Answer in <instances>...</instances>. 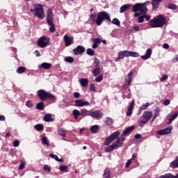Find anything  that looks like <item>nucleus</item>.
Listing matches in <instances>:
<instances>
[{
    "mask_svg": "<svg viewBox=\"0 0 178 178\" xmlns=\"http://www.w3.org/2000/svg\"><path fill=\"white\" fill-rule=\"evenodd\" d=\"M163 48H164V49H169V44L168 43L163 44Z\"/></svg>",
    "mask_w": 178,
    "mask_h": 178,
    "instance_id": "nucleus-60",
    "label": "nucleus"
},
{
    "mask_svg": "<svg viewBox=\"0 0 178 178\" xmlns=\"http://www.w3.org/2000/svg\"><path fill=\"white\" fill-rule=\"evenodd\" d=\"M89 20L92 22V23H96L97 26H101L104 22V20L111 22V15L105 11L100 12L98 15L95 13H92L90 15Z\"/></svg>",
    "mask_w": 178,
    "mask_h": 178,
    "instance_id": "nucleus-3",
    "label": "nucleus"
},
{
    "mask_svg": "<svg viewBox=\"0 0 178 178\" xmlns=\"http://www.w3.org/2000/svg\"><path fill=\"white\" fill-rule=\"evenodd\" d=\"M172 62H178V54L172 59Z\"/></svg>",
    "mask_w": 178,
    "mask_h": 178,
    "instance_id": "nucleus-62",
    "label": "nucleus"
},
{
    "mask_svg": "<svg viewBox=\"0 0 178 178\" xmlns=\"http://www.w3.org/2000/svg\"><path fill=\"white\" fill-rule=\"evenodd\" d=\"M170 178H178V173L176 175V176H173L172 174H170Z\"/></svg>",
    "mask_w": 178,
    "mask_h": 178,
    "instance_id": "nucleus-64",
    "label": "nucleus"
},
{
    "mask_svg": "<svg viewBox=\"0 0 178 178\" xmlns=\"http://www.w3.org/2000/svg\"><path fill=\"white\" fill-rule=\"evenodd\" d=\"M178 116V111H175L173 114H169L168 115V118H170L168 119L169 122H168V124H170V123H172V122H173L175 120V119H176Z\"/></svg>",
    "mask_w": 178,
    "mask_h": 178,
    "instance_id": "nucleus-18",
    "label": "nucleus"
},
{
    "mask_svg": "<svg viewBox=\"0 0 178 178\" xmlns=\"http://www.w3.org/2000/svg\"><path fill=\"white\" fill-rule=\"evenodd\" d=\"M125 56L123 51L118 52V60L123 59V58Z\"/></svg>",
    "mask_w": 178,
    "mask_h": 178,
    "instance_id": "nucleus-46",
    "label": "nucleus"
},
{
    "mask_svg": "<svg viewBox=\"0 0 178 178\" xmlns=\"http://www.w3.org/2000/svg\"><path fill=\"white\" fill-rule=\"evenodd\" d=\"M102 116H104V113H102L101 111L97 110V111H92L91 110L90 111V117L93 118V119H101Z\"/></svg>",
    "mask_w": 178,
    "mask_h": 178,
    "instance_id": "nucleus-10",
    "label": "nucleus"
},
{
    "mask_svg": "<svg viewBox=\"0 0 178 178\" xmlns=\"http://www.w3.org/2000/svg\"><path fill=\"white\" fill-rule=\"evenodd\" d=\"M123 51L125 58H129V56H132L133 58H138V56H140V54L136 51H130L127 50Z\"/></svg>",
    "mask_w": 178,
    "mask_h": 178,
    "instance_id": "nucleus-12",
    "label": "nucleus"
},
{
    "mask_svg": "<svg viewBox=\"0 0 178 178\" xmlns=\"http://www.w3.org/2000/svg\"><path fill=\"white\" fill-rule=\"evenodd\" d=\"M64 60L68 63H73V62H74V58L72 56H67L65 58Z\"/></svg>",
    "mask_w": 178,
    "mask_h": 178,
    "instance_id": "nucleus-33",
    "label": "nucleus"
},
{
    "mask_svg": "<svg viewBox=\"0 0 178 178\" xmlns=\"http://www.w3.org/2000/svg\"><path fill=\"white\" fill-rule=\"evenodd\" d=\"M170 168H172V169H176L178 168V161L176 159L170 163Z\"/></svg>",
    "mask_w": 178,
    "mask_h": 178,
    "instance_id": "nucleus-25",
    "label": "nucleus"
},
{
    "mask_svg": "<svg viewBox=\"0 0 178 178\" xmlns=\"http://www.w3.org/2000/svg\"><path fill=\"white\" fill-rule=\"evenodd\" d=\"M158 116H159V107L156 108V109L154 110V115L152 118V122H154L155 119L158 118Z\"/></svg>",
    "mask_w": 178,
    "mask_h": 178,
    "instance_id": "nucleus-28",
    "label": "nucleus"
},
{
    "mask_svg": "<svg viewBox=\"0 0 178 178\" xmlns=\"http://www.w3.org/2000/svg\"><path fill=\"white\" fill-rule=\"evenodd\" d=\"M113 119L107 117L106 120L104 121L105 124H106V126H112V124L113 123Z\"/></svg>",
    "mask_w": 178,
    "mask_h": 178,
    "instance_id": "nucleus-27",
    "label": "nucleus"
},
{
    "mask_svg": "<svg viewBox=\"0 0 178 178\" xmlns=\"http://www.w3.org/2000/svg\"><path fill=\"white\" fill-rule=\"evenodd\" d=\"M52 65L49 63H43L38 65L39 69H44L45 70H48L50 67H51Z\"/></svg>",
    "mask_w": 178,
    "mask_h": 178,
    "instance_id": "nucleus-19",
    "label": "nucleus"
},
{
    "mask_svg": "<svg viewBox=\"0 0 178 178\" xmlns=\"http://www.w3.org/2000/svg\"><path fill=\"white\" fill-rule=\"evenodd\" d=\"M26 105L28 106V108H33V102L28 101L26 102Z\"/></svg>",
    "mask_w": 178,
    "mask_h": 178,
    "instance_id": "nucleus-54",
    "label": "nucleus"
},
{
    "mask_svg": "<svg viewBox=\"0 0 178 178\" xmlns=\"http://www.w3.org/2000/svg\"><path fill=\"white\" fill-rule=\"evenodd\" d=\"M44 170H45V172H47V173H49L51 172V168L48 165H45L44 166Z\"/></svg>",
    "mask_w": 178,
    "mask_h": 178,
    "instance_id": "nucleus-51",
    "label": "nucleus"
},
{
    "mask_svg": "<svg viewBox=\"0 0 178 178\" xmlns=\"http://www.w3.org/2000/svg\"><path fill=\"white\" fill-rule=\"evenodd\" d=\"M102 75H99V76L95 78V81H96V83H101V81H102Z\"/></svg>",
    "mask_w": 178,
    "mask_h": 178,
    "instance_id": "nucleus-48",
    "label": "nucleus"
},
{
    "mask_svg": "<svg viewBox=\"0 0 178 178\" xmlns=\"http://www.w3.org/2000/svg\"><path fill=\"white\" fill-rule=\"evenodd\" d=\"M100 72H101V70L99 69V67H97L96 69L93 70L92 73L93 76L97 77V76H98Z\"/></svg>",
    "mask_w": 178,
    "mask_h": 178,
    "instance_id": "nucleus-38",
    "label": "nucleus"
},
{
    "mask_svg": "<svg viewBox=\"0 0 178 178\" xmlns=\"http://www.w3.org/2000/svg\"><path fill=\"white\" fill-rule=\"evenodd\" d=\"M73 52L74 55H81V54H84V52H86V48L81 45H79L73 49Z\"/></svg>",
    "mask_w": 178,
    "mask_h": 178,
    "instance_id": "nucleus-11",
    "label": "nucleus"
},
{
    "mask_svg": "<svg viewBox=\"0 0 178 178\" xmlns=\"http://www.w3.org/2000/svg\"><path fill=\"white\" fill-rule=\"evenodd\" d=\"M170 104V99H165L163 101V105H165V106H168V105H169Z\"/></svg>",
    "mask_w": 178,
    "mask_h": 178,
    "instance_id": "nucleus-57",
    "label": "nucleus"
},
{
    "mask_svg": "<svg viewBox=\"0 0 178 178\" xmlns=\"http://www.w3.org/2000/svg\"><path fill=\"white\" fill-rule=\"evenodd\" d=\"M36 108L40 109V111H42L44 109V103L43 102L38 103L36 106Z\"/></svg>",
    "mask_w": 178,
    "mask_h": 178,
    "instance_id": "nucleus-43",
    "label": "nucleus"
},
{
    "mask_svg": "<svg viewBox=\"0 0 178 178\" xmlns=\"http://www.w3.org/2000/svg\"><path fill=\"white\" fill-rule=\"evenodd\" d=\"M119 136H120V132L115 131L106 139L104 144V145L108 146L104 149L105 152H112L113 149H118V148H120V147L123 145L124 138L122 137L121 138H118ZM115 140H116L115 141ZM113 141L115 142L113 143ZM111 143H113L109 145Z\"/></svg>",
    "mask_w": 178,
    "mask_h": 178,
    "instance_id": "nucleus-1",
    "label": "nucleus"
},
{
    "mask_svg": "<svg viewBox=\"0 0 178 178\" xmlns=\"http://www.w3.org/2000/svg\"><path fill=\"white\" fill-rule=\"evenodd\" d=\"M112 24H115L118 27H120V21L118 18H114L112 21Z\"/></svg>",
    "mask_w": 178,
    "mask_h": 178,
    "instance_id": "nucleus-39",
    "label": "nucleus"
},
{
    "mask_svg": "<svg viewBox=\"0 0 178 178\" xmlns=\"http://www.w3.org/2000/svg\"><path fill=\"white\" fill-rule=\"evenodd\" d=\"M132 161H133L132 159L128 160L126 165H125V168H129L130 166V165H131Z\"/></svg>",
    "mask_w": 178,
    "mask_h": 178,
    "instance_id": "nucleus-56",
    "label": "nucleus"
},
{
    "mask_svg": "<svg viewBox=\"0 0 178 178\" xmlns=\"http://www.w3.org/2000/svg\"><path fill=\"white\" fill-rule=\"evenodd\" d=\"M51 119H52V116L51 115V114H46L44 116V120L45 122H51Z\"/></svg>",
    "mask_w": 178,
    "mask_h": 178,
    "instance_id": "nucleus-41",
    "label": "nucleus"
},
{
    "mask_svg": "<svg viewBox=\"0 0 178 178\" xmlns=\"http://www.w3.org/2000/svg\"><path fill=\"white\" fill-rule=\"evenodd\" d=\"M152 111H145L142 116H141V119L143 120H146L147 122H149V120H151V118H152Z\"/></svg>",
    "mask_w": 178,
    "mask_h": 178,
    "instance_id": "nucleus-9",
    "label": "nucleus"
},
{
    "mask_svg": "<svg viewBox=\"0 0 178 178\" xmlns=\"http://www.w3.org/2000/svg\"><path fill=\"white\" fill-rule=\"evenodd\" d=\"M49 44V38L46 36H42L38 40V47H40V48H45V47H48Z\"/></svg>",
    "mask_w": 178,
    "mask_h": 178,
    "instance_id": "nucleus-7",
    "label": "nucleus"
},
{
    "mask_svg": "<svg viewBox=\"0 0 178 178\" xmlns=\"http://www.w3.org/2000/svg\"><path fill=\"white\" fill-rule=\"evenodd\" d=\"M42 144H44V145H47V147H49V143L48 142V138L46 136H43L42 138Z\"/></svg>",
    "mask_w": 178,
    "mask_h": 178,
    "instance_id": "nucleus-32",
    "label": "nucleus"
},
{
    "mask_svg": "<svg viewBox=\"0 0 178 178\" xmlns=\"http://www.w3.org/2000/svg\"><path fill=\"white\" fill-rule=\"evenodd\" d=\"M19 144H20V141H19L18 140H15L13 142V146L14 147H19Z\"/></svg>",
    "mask_w": 178,
    "mask_h": 178,
    "instance_id": "nucleus-55",
    "label": "nucleus"
},
{
    "mask_svg": "<svg viewBox=\"0 0 178 178\" xmlns=\"http://www.w3.org/2000/svg\"><path fill=\"white\" fill-rule=\"evenodd\" d=\"M144 19H146V20L148 22L149 19H151V16L147 15L145 14L143 15Z\"/></svg>",
    "mask_w": 178,
    "mask_h": 178,
    "instance_id": "nucleus-59",
    "label": "nucleus"
},
{
    "mask_svg": "<svg viewBox=\"0 0 178 178\" xmlns=\"http://www.w3.org/2000/svg\"><path fill=\"white\" fill-rule=\"evenodd\" d=\"M148 3H149V1H146L143 3H138L134 6L133 12H136L134 16V17H138V23H144V15L140 16V15H141V13L145 15V13L148 12V8H147ZM137 12H141V13Z\"/></svg>",
    "mask_w": 178,
    "mask_h": 178,
    "instance_id": "nucleus-2",
    "label": "nucleus"
},
{
    "mask_svg": "<svg viewBox=\"0 0 178 178\" xmlns=\"http://www.w3.org/2000/svg\"><path fill=\"white\" fill-rule=\"evenodd\" d=\"M35 16L42 20L45 18V13H44V8L41 4H38L35 6L34 8Z\"/></svg>",
    "mask_w": 178,
    "mask_h": 178,
    "instance_id": "nucleus-5",
    "label": "nucleus"
},
{
    "mask_svg": "<svg viewBox=\"0 0 178 178\" xmlns=\"http://www.w3.org/2000/svg\"><path fill=\"white\" fill-rule=\"evenodd\" d=\"M60 172H64L65 173H67V172H68L67 165L60 166Z\"/></svg>",
    "mask_w": 178,
    "mask_h": 178,
    "instance_id": "nucleus-42",
    "label": "nucleus"
},
{
    "mask_svg": "<svg viewBox=\"0 0 178 178\" xmlns=\"http://www.w3.org/2000/svg\"><path fill=\"white\" fill-rule=\"evenodd\" d=\"M160 3L161 2H159L156 0H152V5L153 9H158V8H159V3Z\"/></svg>",
    "mask_w": 178,
    "mask_h": 178,
    "instance_id": "nucleus-29",
    "label": "nucleus"
},
{
    "mask_svg": "<svg viewBox=\"0 0 178 178\" xmlns=\"http://www.w3.org/2000/svg\"><path fill=\"white\" fill-rule=\"evenodd\" d=\"M47 24L50 26L49 31H51V33H55V31H56V29L55 28V24H54V21L47 22Z\"/></svg>",
    "mask_w": 178,
    "mask_h": 178,
    "instance_id": "nucleus-23",
    "label": "nucleus"
},
{
    "mask_svg": "<svg viewBox=\"0 0 178 178\" xmlns=\"http://www.w3.org/2000/svg\"><path fill=\"white\" fill-rule=\"evenodd\" d=\"M151 55H152V49H147L145 55L141 56L140 58L141 59L146 60V59H149V58H151Z\"/></svg>",
    "mask_w": 178,
    "mask_h": 178,
    "instance_id": "nucleus-16",
    "label": "nucleus"
},
{
    "mask_svg": "<svg viewBox=\"0 0 178 178\" xmlns=\"http://www.w3.org/2000/svg\"><path fill=\"white\" fill-rule=\"evenodd\" d=\"M25 166H26V162L22 161V162H21V164H20V165H19V169L20 170H23L24 168H25Z\"/></svg>",
    "mask_w": 178,
    "mask_h": 178,
    "instance_id": "nucleus-52",
    "label": "nucleus"
},
{
    "mask_svg": "<svg viewBox=\"0 0 178 178\" xmlns=\"http://www.w3.org/2000/svg\"><path fill=\"white\" fill-rule=\"evenodd\" d=\"M38 95L42 101H44V99H55L56 97L55 95L47 92V91L44 90H40L38 91Z\"/></svg>",
    "mask_w": 178,
    "mask_h": 178,
    "instance_id": "nucleus-6",
    "label": "nucleus"
},
{
    "mask_svg": "<svg viewBox=\"0 0 178 178\" xmlns=\"http://www.w3.org/2000/svg\"><path fill=\"white\" fill-rule=\"evenodd\" d=\"M147 123H148V121H146V120L142 119L141 120L139 121L138 126L139 127H144V126H145Z\"/></svg>",
    "mask_w": 178,
    "mask_h": 178,
    "instance_id": "nucleus-37",
    "label": "nucleus"
},
{
    "mask_svg": "<svg viewBox=\"0 0 178 178\" xmlns=\"http://www.w3.org/2000/svg\"><path fill=\"white\" fill-rule=\"evenodd\" d=\"M35 129L40 131V130H42L44 129V125L41 124H36L35 125Z\"/></svg>",
    "mask_w": 178,
    "mask_h": 178,
    "instance_id": "nucleus-44",
    "label": "nucleus"
},
{
    "mask_svg": "<svg viewBox=\"0 0 178 178\" xmlns=\"http://www.w3.org/2000/svg\"><path fill=\"white\" fill-rule=\"evenodd\" d=\"M98 130H99V127H98V125H93L90 128V131H92V133H98Z\"/></svg>",
    "mask_w": 178,
    "mask_h": 178,
    "instance_id": "nucleus-35",
    "label": "nucleus"
},
{
    "mask_svg": "<svg viewBox=\"0 0 178 178\" xmlns=\"http://www.w3.org/2000/svg\"><path fill=\"white\" fill-rule=\"evenodd\" d=\"M168 8H169V9H172V10H175V9L177 8V6H176V5H175L173 3H170L168 5Z\"/></svg>",
    "mask_w": 178,
    "mask_h": 178,
    "instance_id": "nucleus-53",
    "label": "nucleus"
},
{
    "mask_svg": "<svg viewBox=\"0 0 178 178\" xmlns=\"http://www.w3.org/2000/svg\"><path fill=\"white\" fill-rule=\"evenodd\" d=\"M133 74H134L133 72H130L128 74V76L127 77H125V81L128 86H130V84H131Z\"/></svg>",
    "mask_w": 178,
    "mask_h": 178,
    "instance_id": "nucleus-20",
    "label": "nucleus"
},
{
    "mask_svg": "<svg viewBox=\"0 0 178 178\" xmlns=\"http://www.w3.org/2000/svg\"><path fill=\"white\" fill-rule=\"evenodd\" d=\"M94 43H95V44H101V39H99V38H95V39L94 40Z\"/></svg>",
    "mask_w": 178,
    "mask_h": 178,
    "instance_id": "nucleus-58",
    "label": "nucleus"
},
{
    "mask_svg": "<svg viewBox=\"0 0 178 178\" xmlns=\"http://www.w3.org/2000/svg\"><path fill=\"white\" fill-rule=\"evenodd\" d=\"M74 97H75V98H80V93L75 92L74 93Z\"/></svg>",
    "mask_w": 178,
    "mask_h": 178,
    "instance_id": "nucleus-61",
    "label": "nucleus"
},
{
    "mask_svg": "<svg viewBox=\"0 0 178 178\" xmlns=\"http://www.w3.org/2000/svg\"><path fill=\"white\" fill-rule=\"evenodd\" d=\"M46 20L47 23L54 22V13H52V9L49 8L47 12V18Z\"/></svg>",
    "mask_w": 178,
    "mask_h": 178,
    "instance_id": "nucleus-15",
    "label": "nucleus"
},
{
    "mask_svg": "<svg viewBox=\"0 0 178 178\" xmlns=\"http://www.w3.org/2000/svg\"><path fill=\"white\" fill-rule=\"evenodd\" d=\"M72 115H74V119L77 120V119H79V116H80V115H81V112H80L77 109H75L73 111Z\"/></svg>",
    "mask_w": 178,
    "mask_h": 178,
    "instance_id": "nucleus-30",
    "label": "nucleus"
},
{
    "mask_svg": "<svg viewBox=\"0 0 178 178\" xmlns=\"http://www.w3.org/2000/svg\"><path fill=\"white\" fill-rule=\"evenodd\" d=\"M168 74H164L161 79H160V81L161 82V83H163V81H165V80H168Z\"/></svg>",
    "mask_w": 178,
    "mask_h": 178,
    "instance_id": "nucleus-49",
    "label": "nucleus"
},
{
    "mask_svg": "<svg viewBox=\"0 0 178 178\" xmlns=\"http://www.w3.org/2000/svg\"><path fill=\"white\" fill-rule=\"evenodd\" d=\"M81 116H91V110H87L86 108H82L81 110Z\"/></svg>",
    "mask_w": 178,
    "mask_h": 178,
    "instance_id": "nucleus-21",
    "label": "nucleus"
},
{
    "mask_svg": "<svg viewBox=\"0 0 178 178\" xmlns=\"http://www.w3.org/2000/svg\"><path fill=\"white\" fill-rule=\"evenodd\" d=\"M63 39L65 41V47H70V45L73 44V40H74L73 37H70L67 35H64Z\"/></svg>",
    "mask_w": 178,
    "mask_h": 178,
    "instance_id": "nucleus-13",
    "label": "nucleus"
},
{
    "mask_svg": "<svg viewBox=\"0 0 178 178\" xmlns=\"http://www.w3.org/2000/svg\"><path fill=\"white\" fill-rule=\"evenodd\" d=\"M133 108H134V99L132 100L128 107L127 116H131V114L133 113Z\"/></svg>",
    "mask_w": 178,
    "mask_h": 178,
    "instance_id": "nucleus-17",
    "label": "nucleus"
},
{
    "mask_svg": "<svg viewBox=\"0 0 178 178\" xmlns=\"http://www.w3.org/2000/svg\"><path fill=\"white\" fill-rule=\"evenodd\" d=\"M104 178H111V170L108 168L105 169L103 174Z\"/></svg>",
    "mask_w": 178,
    "mask_h": 178,
    "instance_id": "nucleus-26",
    "label": "nucleus"
},
{
    "mask_svg": "<svg viewBox=\"0 0 178 178\" xmlns=\"http://www.w3.org/2000/svg\"><path fill=\"white\" fill-rule=\"evenodd\" d=\"M135 138H136V140H138L139 138H141V135L140 134H137L135 135Z\"/></svg>",
    "mask_w": 178,
    "mask_h": 178,
    "instance_id": "nucleus-63",
    "label": "nucleus"
},
{
    "mask_svg": "<svg viewBox=\"0 0 178 178\" xmlns=\"http://www.w3.org/2000/svg\"><path fill=\"white\" fill-rule=\"evenodd\" d=\"M134 126L128 127L126 130L124 131L123 136H126V134H129L130 131H131V130H134Z\"/></svg>",
    "mask_w": 178,
    "mask_h": 178,
    "instance_id": "nucleus-36",
    "label": "nucleus"
},
{
    "mask_svg": "<svg viewBox=\"0 0 178 178\" xmlns=\"http://www.w3.org/2000/svg\"><path fill=\"white\" fill-rule=\"evenodd\" d=\"M172 129L173 127L170 126L164 129L157 131V134L158 136H166L167 134H170V133H172Z\"/></svg>",
    "mask_w": 178,
    "mask_h": 178,
    "instance_id": "nucleus-8",
    "label": "nucleus"
},
{
    "mask_svg": "<svg viewBox=\"0 0 178 178\" xmlns=\"http://www.w3.org/2000/svg\"><path fill=\"white\" fill-rule=\"evenodd\" d=\"M58 133L59 134V136H62V137H66V133L65 132V131L62 129H60L58 130Z\"/></svg>",
    "mask_w": 178,
    "mask_h": 178,
    "instance_id": "nucleus-45",
    "label": "nucleus"
},
{
    "mask_svg": "<svg viewBox=\"0 0 178 178\" xmlns=\"http://www.w3.org/2000/svg\"><path fill=\"white\" fill-rule=\"evenodd\" d=\"M165 23L166 19L163 15H157L149 22V26L153 28L162 27Z\"/></svg>",
    "mask_w": 178,
    "mask_h": 178,
    "instance_id": "nucleus-4",
    "label": "nucleus"
},
{
    "mask_svg": "<svg viewBox=\"0 0 178 178\" xmlns=\"http://www.w3.org/2000/svg\"><path fill=\"white\" fill-rule=\"evenodd\" d=\"M75 106H88L90 102L83 101V99H78L74 101Z\"/></svg>",
    "mask_w": 178,
    "mask_h": 178,
    "instance_id": "nucleus-14",
    "label": "nucleus"
},
{
    "mask_svg": "<svg viewBox=\"0 0 178 178\" xmlns=\"http://www.w3.org/2000/svg\"><path fill=\"white\" fill-rule=\"evenodd\" d=\"M90 91H92L93 92H95V91H96L95 84L90 83Z\"/></svg>",
    "mask_w": 178,
    "mask_h": 178,
    "instance_id": "nucleus-50",
    "label": "nucleus"
},
{
    "mask_svg": "<svg viewBox=\"0 0 178 178\" xmlns=\"http://www.w3.org/2000/svg\"><path fill=\"white\" fill-rule=\"evenodd\" d=\"M26 72V67H19L17 70V73L18 74H22V73H24Z\"/></svg>",
    "mask_w": 178,
    "mask_h": 178,
    "instance_id": "nucleus-31",
    "label": "nucleus"
},
{
    "mask_svg": "<svg viewBox=\"0 0 178 178\" xmlns=\"http://www.w3.org/2000/svg\"><path fill=\"white\" fill-rule=\"evenodd\" d=\"M49 156H50V158H53V159H55L56 161H57V162H63V160L59 159L58 156H56V154H50Z\"/></svg>",
    "mask_w": 178,
    "mask_h": 178,
    "instance_id": "nucleus-34",
    "label": "nucleus"
},
{
    "mask_svg": "<svg viewBox=\"0 0 178 178\" xmlns=\"http://www.w3.org/2000/svg\"><path fill=\"white\" fill-rule=\"evenodd\" d=\"M86 54H87V55H89L90 56H94L95 51H94V50H92V49H88L86 50Z\"/></svg>",
    "mask_w": 178,
    "mask_h": 178,
    "instance_id": "nucleus-40",
    "label": "nucleus"
},
{
    "mask_svg": "<svg viewBox=\"0 0 178 178\" xmlns=\"http://www.w3.org/2000/svg\"><path fill=\"white\" fill-rule=\"evenodd\" d=\"M79 83L82 87H88V79L86 78H81V79H79Z\"/></svg>",
    "mask_w": 178,
    "mask_h": 178,
    "instance_id": "nucleus-22",
    "label": "nucleus"
},
{
    "mask_svg": "<svg viewBox=\"0 0 178 178\" xmlns=\"http://www.w3.org/2000/svg\"><path fill=\"white\" fill-rule=\"evenodd\" d=\"M151 105L150 103H146L145 104H143V106H140V108L143 111H145V109H147V108H148V106H149Z\"/></svg>",
    "mask_w": 178,
    "mask_h": 178,
    "instance_id": "nucleus-47",
    "label": "nucleus"
},
{
    "mask_svg": "<svg viewBox=\"0 0 178 178\" xmlns=\"http://www.w3.org/2000/svg\"><path fill=\"white\" fill-rule=\"evenodd\" d=\"M130 6H131V5H130V4L123 5L120 9V13H123L126 12V10H127V9H129V8H130Z\"/></svg>",
    "mask_w": 178,
    "mask_h": 178,
    "instance_id": "nucleus-24",
    "label": "nucleus"
}]
</instances>
